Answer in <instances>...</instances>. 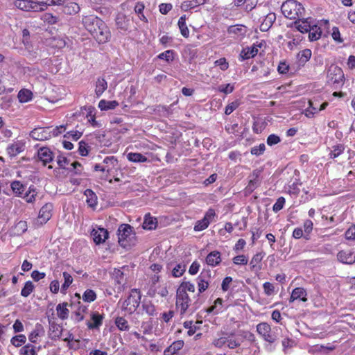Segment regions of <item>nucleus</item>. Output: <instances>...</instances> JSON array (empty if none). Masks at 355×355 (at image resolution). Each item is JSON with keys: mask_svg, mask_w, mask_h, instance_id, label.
Wrapping results in <instances>:
<instances>
[{"mask_svg": "<svg viewBox=\"0 0 355 355\" xmlns=\"http://www.w3.org/2000/svg\"><path fill=\"white\" fill-rule=\"evenodd\" d=\"M82 24L98 44H105L110 41V30L100 17L95 15H84L82 18Z\"/></svg>", "mask_w": 355, "mask_h": 355, "instance_id": "f257e3e1", "label": "nucleus"}, {"mask_svg": "<svg viewBox=\"0 0 355 355\" xmlns=\"http://www.w3.org/2000/svg\"><path fill=\"white\" fill-rule=\"evenodd\" d=\"M196 287L190 281H182L176 290L175 309L181 315L186 313L191 304V299L188 292L195 293Z\"/></svg>", "mask_w": 355, "mask_h": 355, "instance_id": "f03ea898", "label": "nucleus"}, {"mask_svg": "<svg viewBox=\"0 0 355 355\" xmlns=\"http://www.w3.org/2000/svg\"><path fill=\"white\" fill-rule=\"evenodd\" d=\"M242 339L234 331H220L212 340V345L217 348L227 347L230 349L241 346Z\"/></svg>", "mask_w": 355, "mask_h": 355, "instance_id": "7ed1b4c3", "label": "nucleus"}, {"mask_svg": "<svg viewBox=\"0 0 355 355\" xmlns=\"http://www.w3.org/2000/svg\"><path fill=\"white\" fill-rule=\"evenodd\" d=\"M283 15L288 19L296 20L304 15L302 5L295 0H287L281 7Z\"/></svg>", "mask_w": 355, "mask_h": 355, "instance_id": "20e7f679", "label": "nucleus"}, {"mask_svg": "<svg viewBox=\"0 0 355 355\" xmlns=\"http://www.w3.org/2000/svg\"><path fill=\"white\" fill-rule=\"evenodd\" d=\"M141 295L139 289H132L129 295L122 304V310L128 314H132L139 307L141 302Z\"/></svg>", "mask_w": 355, "mask_h": 355, "instance_id": "39448f33", "label": "nucleus"}, {"mask_svg": "<svg viewBox=\"0 0 355 355\" xmlns=\"http://www.w3.org/2000/svg\"><path fill=\"white\" fill-rule=\"evenodd\" d=\"M327 83L334 85V89L341 87L345 83V75L343 69L337 65L332 64L327 71Z\"/></svg>", "mask_w": 355, "mask_h": 355, "instance_id": "423d86ee", "label": "nucleus"}, {"mask_svg": "<svg viewBox=\"0 0 355 355\" xmlns=\"http://www.w3.org/2000/svg\"><path fill=\"white\" fill-rule=\"evenodd\" d=\"M135 236L133 227L129 224H121L118 229L119 243L123 248L130 246Z\"/></svg>", "mask_w": 355, "mask_h": 355, "instance_id": "0eeeda50", "label": "nucleus"}, {"mask_svg": "<svg viewBox=\"0 0 355 355\" xmlns=\"http://www.w3.org/2000/svg\"><path fill=\"white\" fill-rule=\"evenodd\" d=\"M217 215L215 210L209 208L205 214L204 217L201 220H198L194 227L195 232H200L207 229L209 224L216 220Z\"/></svg>", "mask_w": 355, "mask_h": 355, "instance_id": "6e6552de", "label": "nucleus"}, {"mask_svg": "<svg viewBox=\"0 0 355 355\" xmlns=\"http://www.w3.org/2000/svg\"><path fill=\"white\" fill-rule=\"evenodd\" d=\"M211 272L209 270L203 269L196 278L198 295L205 292L211 283Z\"/></svg>", "mask_w": 355, "mask_h": 355, "instance_id": "1a4fd4ad", "label": "nucleus"}, {"mask_svg": "<svg viewBox=\"0 0 355 355\" xmlns=\"http://www.w3.org/2000/svg\"><path fill=\"white\" fill-rule=\"evenodd\" d=\"M248 31V27L243 24H235L230 26L227 30L228 35L234 40L238 41L243 40L246 37Z\"/></svg>", "mask_w": 355, "mask_h": 355, "instance_id": "9d476101", "label": "nucleus"}, {"mask_svg": "<svg viewBox=\"0 0 355 355\" xmlns=\"http://www.w3.org/2000/svg\"><path fill=\"white\" fill-rule=\"evenodd\" d=\"M262 46V42H256L250 46L243 47L239 54V60L244 61L254 58L258 54L259 49Z\"/></svg>", "mask_w": 355, "mask_h": 355, "instance_id": "9b49d317", "label": "nucleus"}, {"mask_svg": "<svg viewBox=\"0 0 355 355\" xmlns=\"http://www.w3.org/2000/svg\"><path fill=\"white\" fill-rule=\"evenodd\" d=\"M257 331L264 340L272 343L275 340V336L271 333L270 325L267 322H261L257 325Z\"/></svg>", "mask_w": 355, "mask_h": 355, "instance_id": "f8f14e48", "label": "nucleus"}, {"mask_svg": "<svg viewBox=\"0 0 355 355\" xmlns=\"http://www.w3.org/2000/svg\"><path fill=\"white\" fill-rule=\"evenodd\" d=\"M315 19L311 17L304 18L299 17L295 21L296 28L301 33H308L310 28L313 27Z\"/></svg>", "mask_w": 355, "mask_h": 355, "instance_id": "ddd939ff", "label": "nucleus"}, {"mask_svg": "<svg viewBox=\"0 0 355 355\" xmlns=\"http://www.w3.org/2000/svg\"><path fill=\"white\" fill-rule=\"evenodd\" d=\"M53 209V205L51 202L46 203L42 207L38 214V219L41 224H45L51 219Z\"/></svg>", "mask_w": 355, "mask_h": 355, "instance_id": "4468645a", "label": "nucleus"}, {"mask_svg": "<svg viewBox=\"0 0 355 355\" xmlns=\"http://www.w3.org/2000/svg\"><path fill=\"white\" fill-rule=\"evenodd\" d=\"M25 150V142L17 140L8 146L6 152L10 157H16Z\"/></svg>", "mask_w": 355, "mask_h": 355, "instance_id": "2eb2a0df", "label": "nucleus"}, {"mask_svg": "<svg viewBox=\"0 0 355 355\" xmlns=\"http://www.w3.org/2000/svg\"><path fill=\"white\" fill-rule=\"evenodd\" d=\"M90 316L91 320L86 323L88 329H98L103 324L105 315L103 313L101 314L98 311H93Z\"/></svg>", "mask_w": 355, "mask_h": 355, "instance_id": "dca6fc26", "label": "nucleus"}, {"mask_svg": "<svg viewBox=\"0 0 355 355\" xmlns=\"http://www.w3.org/2000/svg\"><path fill=\"white\" fill-rule=\"evenodd\" d=\"M307 295L308 293L305 288L297 287L293 290L289 298V302L292 303L296 300L306 302L308 301Z\"/></svg>", "mask_w": 355, "mask_h": 355, "instance_id": "f3484780", "label": "nucleus"}, {"mask_svg": "<svg viewBox=\"0 0 355 355\" xmlns=\"http://www.w3.org/2000/svg\"><path fill=\"white\" fill-rule=\"evenodd\" d=\"M261 173V170L255 169L250 175V180L245 187V190L249 193H252L259 185V177Z\"/></svg>", "mask_w": 355, "mask_h": 355, "instance_id": "a211bd4d", "label": "nucleus"}, {"mask_svg": "<svg viewBox=\"0 0 355 355\" xmlns=\"http://www.w3.org/2000/svg\"><path fill=\"white\" fill-rule=\"evenodd\" d=\"M37 157L44 166H46L48 163H50L53 159V153L47 147H42L38 150Z\"/></svg>", "mask_w": 355, "mask_h": 355, "instance_id": "6ab92c4d", "label": "nucleus"}, {"mask_svg": "<svg viewBox=\"0 0 355 355\" xmlns=\"http://www.w3.org/2000/svg\"><path fill=\"white\" fill-rule=\"evenodd\" d=\"M92 236H93L94 242L98 245L105 241L108 238L109 233L106 229L98 227L96 230L94 229L92 230Z\"/></svg>", "mask_w": 355, "mask_h": 355, "instance_id": "aec40b11", "label": "nucleus"}, {"mask_svg": "<svg viewBox=\"0 0 355 355\" xmlns=\"http://www.w3.org/2000/svg\"><path fill=\"white\" fill-rule=\"evenodd\" d=\"M48 130H49V128H35L34 130H33L31 132L30 135L35 140H38V141L46 140V139H49L51 137V133L49 132Z\"/></svg>", "mask_w": 355, "mask_h": 355, "instance_id": "412c9836", "label": "nucleus"}, {"mask_svg": "<svg viewBox=\"0 0 355 355\" xmlns=\"http://www.w3.org/2000/svg\"><path fill=\"white\" fill-rule=\"evenodd\" d=\"M338 260L345 264H353L355 262V254L351 250H340L337 254Z\"/></svg>", "mask_w": 355, "mask_h": 355, "instance_id": "4be33fe9", "label": "nucleus"}, {"mask_svg": "<svg viewBox=\"0 0 355 355\" xmlns=\"http://www.w3.org/2000/svg\"><path fill=\"white\" fill-rule=\"evenodd\" d=\"M14 5L16 8L26 12H35V10L37 9L35 1L32 0H16Z\"/></svg>", "mask_w": 355, "mask_h": 355, "instance_id": "5701e85b", "label": "nucleus"}, {"mask_svg": "<svg viewBox=\"0 0 355 355\" xmlns=\"http://www.w3.org/2000/svg\"><path fill=\"white\" fill-rule=\"evenodd\" d=\"M116 25L118 29L126 31L129 28L130 19L123 13H119L116 17Z\"/></svg>", "mask_w": 355, "mask_h": 355, "instance_id": "b1692460", "label": "nucleus"}, {"mask_svg": "<svg viewBox=\"0 0 355 355\" xmlns=\"http://www.w3.org/2000/svg\"><path fill=\"white\" fill-rule=\"evenodd\" d=\"M207 265L215 267L221 262L220 253L218 251H212L207 254L205 259Z\"/></svg>", "mask_w": 355, "mask_h": 355, "instance_id": "393cba45", "label": "nucleus"}, {"mask_svg": "<svg viewBox=\"0 0 355 355\" xmlns=\"http://www.w3.org/2000/svg\"><path fill=\"white\" fill-rule=\"evenodd\" d=\"M312 55V52L309 49H305L300 51L297 55V64L300 67H304L309 61Z\"/></svg>", "mask_w": 355, "mask_h": 355, "instance_id": "a878e982", "label": "nucleus"}, {"mask_svg": "<svg viewBox=\"0 0 355 355\" xmlns=\"http://www.w3.org/2000/svg\"><path fill=\"white\" fill-rule=\"evenodd\" d=\"M205 3V0H185L181 3L180 8L182 11L187 12L200 5H203Z\"/></svg>", "mask_w": 355, "mask_h": 355, "instance_id": "bb28decb", "label": "nucleus"}, {"mask_svg": "<svg viewBox=\"0 0 355 355\" xmlns=\"http://www.w3.org/2000/svg\"><path fill=\"white\" fill-rule=\"evenodd\" d=\"M184 346L183 340H179L173 342L164 351V355H174Z\"/></svg>", "mask_w": 355, "mask_h": 355, "instance_id": "cd10ccee", "label": "nucleus"}, {"mask_svg": "<svg viewBox=\"0 0 355 355\" xmlns=\"http://www.w3.org/2000/svg\"><path fill=\"white\" fill-rule=\"evenodd\" d=\"M276 16L274 12L268 14L260 25V30L261 31H267L275 21Z\"/></svg>", "mask_w": 355, "mask_h": 355, "instance_id": "c85d7f7f", "label": "nucleus"}, {"mask_svg": "<svg viewBox=\"0 0 355 355\" xmlns=\"http://www.w3.org/2000/svg\"><path fill=\"white\" fill-rule=\"evenodd\" d=\"M157 225V218L150 216V214H146L144 217V220L142 227L144 230H152L156 229Z\"/></svg>", "mask_w": 355, "mask_h": 355, "instance_id": "c756f323", "label": "nucleus"}, {"mask_svg": "<svg viewBox=\"0 0 355 355\" xmlns=\"http://www.w3.org/2000/svg\"><path fill=\"white\" fill-rule=\"evenodd\" d=\"M113 279L116 284H117L118 289H123L125 284V279L124 278V273L121 269H114L113 272Z\"/></svg>", "mask_w": 355, "mask_h": 355, "instance_id": "7c9ffc66", "label": "nucleus"}, {"mask_svg": "<svg viewBox=\"0 0 355 355\" xmlns=\"http://www.w3.org/2000/svg\"><path fill=\"white\" fill-rule=\"evenodd\" d=\"M44 335V330L41 324H37L28 336L29 340L33 343L37 342L38 338Z\"/></svg>", "mask_w": 355, "mask_h": 355, "instance_id": "2f4dec72", "label": "nucleus"}, {"mask_svg": "<svg viewBox=\"0 0 355 355\" xmlns=\"http://www.w3.org/2000/svg\"><path fill=\"white\" fill-rule=\"evenodd\" d=\"M187 17L185 15L181 16L178 21V26L180 29V33L184 38L189 37V30L186 23Z\"/></svg>", "mask_w": 355, "mask_h": 355, "instance_id": "473e14b6", "label": "nucleus"}, {"mask_svg": "<svg viewBox=\"0 0 355 355\" xmlns=\"http://www.w3.org/2000/svg\"><path fill=\"white\" fill-rule=\"evenodd\" d=\"M67 302H63L58 304L56 306L58 317L62 320H66L69 317V311L67 309Z\"/></svg>", "mask_w": 355, "mask_h": 355, "instance_id": "72a5a7b5", "label": "nucleus"}, {"mask_svg": "<svg viewBox=\"0 0 355 355\" xmlns=\"http://www.w3.org/2000/svg\"><path fill=\"white\" fill-rule=\"evenodd\" d=\"M33 97V92L28 89H21L17 94L18 100L21 103L29 102Z\"/></svg>", "mask_w": 355, "mask_h": 355, "instance_id": "f704fd0d", "label": "nucleus"}, {"mask_svg": "<svg viewBox=\"0 0 355 355\" xmlns=\"http://www.w3.org/2000/svg\"><path fill=\"white\" fill-rule=\"evenodd\" d=\"M262 259H263V255L261 254V253H259V252L255 254L252 257V258L250 262V270L252 271H257V270H261V263Z\"/></svg>", "mask_w": 355, "mask_h": 355, "instance_id": "c9c22d12", "label": "nucleus"}, {"mask_svg": "<svg viewBox=\"0 0 355 355\" xmlns=\"http://www.w3.org/2000/svg\"><path fill=\"white\" fill-rule=\"evenodd\" d=\"M309 38L310 41H316L319 40L322 35V30L320 26L315 24V21L313 24V27L309 31Z\"/></svg>", "mask_w": 355, "mask_h": 355, "instance_id": "e433bc0d", "label": "nucleus"}, {"mask_svg": "<svg viewBox=\"0 0 355 355\" xmlns=\"http://www.w3.org/2000/svg\"><path fill=\"white\" fill-rule=\"evenodd\" d=\"M107 88V81L103 78H98L96 83L95 94L100 97Z\"/></svg>", "mask_w": 355, "mask_h": 355, "instance_id": "4c0bfd02", "label": "nucleus"}, {"mask_svg": "<svg viewBox=\"0 0 355 355\" xmlns=\"http://www.w3.org/2000/svg\"><path fill=\"white\" fill-rule=\"evenodd\" d=\"M80 8L76 2H69L63 8V12L66 15H72L79 12Z\"/></svg>", "mask_w": 355, "mask_h": 355, "instance_id": "58836bf2", "label": "nucleus"}, {"mask_svg": "<svg viewBox=\"0 0 355 355\" xmlns=\"http://www.w3.org/2000/svg\"><path fill=\"white\" fill-rule=\"evenodd\" d=\"M223 300L220 297L217 298L214 302V304L209 306L207 311L210 313L213 314H218L223 311Z\"/></svg>", "mask_w": 355, "mask_h": 355, "instance_id": "ea45409f", "label": "nucleus"}, {"mask_svg": "<svg viewBox=\"0 0 355 355\" xmlns=\"http://www.w3.org/2000/svg\"><path fill=\"white\" fill-rule=\"evenodd\" d=\"M119 105L116 101H107L106 100H101L98 103V107L101 110H109L116 108Z\"/></svg>", "mask_w": 355, "mask_h": 355, "instance_id": "a19ab883", "label": "nucleus"}, {"mask_svg": "<svg viewBox=\"0 0 355 355\" xmlns=\"http://www.w3.org/2000/svg\"><path fill=\"white\" fill-rule=\"evenodd\" d=\"M128 159L132 162L144 163L148 161V158L139 153H130L127 155Z\"/></svg>", "mask_w": 355, "mask_h": 355, "instance_id": "79ce46f5", "label": "nucleus"}, {"mask_svg": "<svg viewBox=\"0 0 355 355\" xmlns=\"http://www.w3.org/2000/svg\"><path fill=\"white\" fill-rule=\"evenodd\" d=\"M345 147L343 144H338L332 146L329 155L331 159H335L342 155L345 151Z\"/></svg>", "mask_w": 355, "mask_h": 355, "instance_id": "37998d69", "label": "nucleus"}, {"mask_svg": "<svg viewBox=\"0 0 355 355\" xmlns=\"http://www.w3.org/2000/svg\"><path fill=\"white\" fill-rule=\"evenodd\" d=\"M144 8H145V6H144V3L139 1V2L136 3L135 8H134V10H135V13L137 14L138 17L140 19V20L143 21L144 22L147 23L148 19L144 14Z\"/></svg>", "mask_w": 355, "mask_h": 355, "instance_id": "c03bdc74", "label": "nucleus"}, {"mask_svg": "<svg viewBox=\"0 0 355 355\" xmlns=\"http://www.w3.org/2000/svg\"><path fill=\"white\" fill-rule=\"evenodd\" d=\"M186 271V265L178 263L171 269V275L173 277L178 278L183 275Z\"/></svg>", "mask_w": 355, "mask_h": 355, "instance_id": "a18cd8bd", "label": "nucleus"}, {"mask_svg": "<svg viewBox=\"0 0 355 355\" xmlns=\"http://www.w3.org/2000/svg\"><path fill=\"white\" fill-rule=\"evenodd\" d=\"M10 186L13 193L17 196H21L24 193L26 188L19 181L12 182Z\"/></svg>", "mask_w": 355, "mask_h": 355, "instance_id": "49530a36", "label": "nucleus"}, {"mask_svg": "<svg viewBox=\"0 0 355 355\" xmlns=\"http://www.w3.org/2000/svg\"><path fill=\"white\" fill-rule=\"evenodd\" d=\"M114 323L120 331H128L130 329L128 320L123 317H116Z\"/></svg>", "mask_w": 355, "mask_h": 355, "instance_id": "de8ad7c7", "label": "nucleus"}, {"mask_svg": "<svg viewBox=\"0 0 355 355\" xmlns=\"http://www.w3.org/2000/svg\"><path fill=\"white\" fill-rule=\"evenodd\" d=\"M87 306L80 305L78 310L73 313V320L76 322H79L84 319V313L87 311Z\"/></svg>", "mask_w": 355, "mask_h": 355, "instance_id": "09e8293b", "label": "nucleus"}, {"mask_svg": "<svg viewBox=\"0 0 355 355\" xmlns=\"http://www.w3.org/2000/svg\"><path fill=\"white\" fill-rule=\"evenodd\" d=\"M35 286L33 283L31 281H27L21 291V295L27 297L33 292Z\"/></svg>", "mask_w": 355, "mask_h": 355, "instance_id": "8fccbe9b", "label": "nucleus"}, {"mask_svg": "<svg viewBox=\"0 0 355 355\" xmlns=\"http://www.w3.org/2000/svg\"><path fill=\"white\" fill-rule=\"evenodd\" d=\"M85 194L87 196V202L89 207H94L97 205V197L96 194L91 190L87 189L85 191Z\"/></svg>", "mask_w": 355, "mask_h": 355, "instance_id": "3c124183", "label": "nucleus"}, {"mask_svg": "<svg viewBox=\"0 0 355 355\" xmlns=\"http://www.w3.org/2000/svg\"><path fill=\"white\" fill-rule=\"evenodd\" d=\"M309 107L305 109L304 114L307 118H313L315 114L318 112V110L313 105V102L311 100L308 101Z\"/></svg>", "mask_w": 355, "mask_h": 355, "instance_id": "603ef678", "label": "nucleus"}, {"mask_svg": "<svg viewBox=\"0 0 355 355\" xmlns=\"http://www.w3.org/2000/svg\"><path fill=\"white\" fill-rule=\"evenodd\" d=\"M63 277H64V282L61 286V292L62 293H65L66 291L68 289V288L72 284L73 278H72L71 275L69 273H68L67 272H63Z\"/></svg>", "mask_w": 355, "mask_h": 355, "instance_id": "864d4df0", "label": "nucleus"}, {"mask_svg": "<svg viewBox=\"0 0 355 355\" xmlns=\"http://www.w3.org/2000/svg\"><path fill=\"white\" fill-rule=\"evenodd\" d=\"M118 161L114 156H108L103 159V165L107 166L110 168V173L116 167Z\"/></svg>", "mask_w": 355, "mask_h": 355, "instance_id": "5fc2aeb1", "label": "nucleus"}, {"mask_svg": "<svg viewBox=\"0 0 355 355\" xmlns=\"http://www.w3.org/2000/svg\"><path fill=\"white\" fill-rule=\"evenodd\" d=\"M28 229V225L26 221L25 220H20L18 223H17L15 225V234H17V236H20L25 233L27 231Z\"/></svg>", "mask_w": 355, "mask_h": 355, "instance_id": "6e6d98bb", "label": "nucleus"}, {"mask_svg": "<svg viewBox=\"0 0 355 355\" xmlns=\"http://www.w3.org/2000/svg\"><path fill=\"white\" fill-rule=\"evenodd\" d=\"M41 19L48 24H55L58 21V17L53 15L52 13L46 12L42 15Z\"/></svg>", "mask_w": 355, "mask_h": 355, "instance_id": "4d7b16f0", "label": "nucleus"}, {"mask_svg": "<svg viewBox=\"0 0 355 355\" xmlns=\"http://www.w3.org/2000/svg\"><path fill=\"white\" fill-rule=\"evenodd\" d=\"M175 54V53L173 50H167L164 52L159 53L157 55V58L164 60L166 62H169L174 60Z\"/></svg>", "mask_w": 355, "mask_h": 355, "instance_id": "13d9d810", "label": "nucleus"}, {"mask_svg": "<svg viewBox=\"0 0 355 355\" xmlns=\"http://www.w3.org/2000/svg\"><path fill=\"white\" fill-rule=\"evenodd\" d=\"M96 299V294L94 292V291L92 289H87L83 295V300L85 302H92L95 301Z\"/></svg>", "mask_w": 355, "mask_h": 355, "instance_id": "bf43d9fd", "label": "nucleus"}, {"mask_svg": "<svg viewBox=\"0 0 355 355\" xmlns=\"http://www.w3.org/2000/svg\"><path fill=\"white\" fill-rule=\"evenodd\" d=\"M143 310L148 315L153 316L156 314L155 306L151 302H144L143 303Z\"/></svg>", "mask_w": 355, "mask_h": 355, "instance_id": "052dcab7", "label": "nucleus"}, {"mask_svg": "<svg viewBox=\"0 0 355 355\" xmlns=\"http://www.w3.org/2000/svg\"><path fill=\"white\" fill-rule=\"evenodd\" d=\"M26 341V337L24 334H19L12 338L11 343L18 347L24 344Z\"/></svg>", "mask_w": 355, "mask_h": 355, "instance_id": "680f3d73", "label": "nucleus"}, {"mask_svg": "<svg viewBox=\"0 0 355 355\" xmlns=\"http://www.w3.org/2000/svg\"><path fill=\"white\" fill-rule=\"evenodd\" d=\"M21 355H36L35 347L31 344H27L20 349Z\"/></svg>", "mask_w": 355, "mask_h": 355, "instance_id": "e2e57ef3", "label": "nucleus"}, {"mask_svg": "<svg viewBox=\"0 0 355 355\" xmlns=\"http://www.w3.org/2000/svg\"><path fill=\"white\" fill-rule=\"evenodd\" d=\"M90 150V147L84 141H80L78 144V153L81 156H87Z\"/></svg>", "mask_w": 355, "mask_h": 355, "instance_id": "0e129e2a", "label": "nucleus"}, {"mask_svg": "<svg viewBox=\"0 0 355 355\" xmlns=\"http://www.w3.org/2000/svg\"><path fill=\"white\" fill-rule=\"evenodd\" d=\"M217 90L219 92L223 93L225 94H231L234 90V84L227 83V84L221 85L218 87Z\"/></svg>", "mask_w": 355, "mask_h": 355, "instance_id": "69168bd1", "label": "nucleus"}, {"mask_svg": "<svg viewBox=\"0 0 355 355\" xmlns=\"http://www.w3.org/2000/svg\"><path fill=\"white\" fill-rule=\"evenodd\" d=\"M214 65L218 67L220 70L226 71L229 68V62L225 58H221L214 62Z\"/></svg>", "mask_w": 355, "mask_h": 355, "instance_id": "338daca9", "label": "nucleus"}, {"mask_svg": "<svg viewBox=\"0 0 355 355\" xmlns=\"http://www.w3.org/2000/svg\"><path fill=\"white\" fill-rule=\"evenodd\" d=\"M83 135V132L78 130H71L67 132L64 135V137L67 139H71L73 141L78 140Z\"/></svg>", "mask_w": 355, "mask_h": 355, "instance_id": "774afa93", "label": "nucleus"}]
</instances>
